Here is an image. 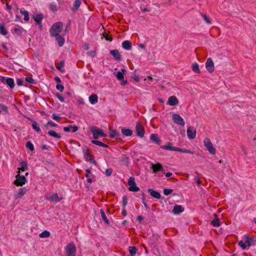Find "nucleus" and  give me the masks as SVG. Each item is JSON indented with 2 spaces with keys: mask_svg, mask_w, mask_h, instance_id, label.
Returning a JSON list of instances; mask_svg holds the SVG:
<instances>
[{
  "mask_svg": "<svg viewBox=\"0 0 256 256\" xmlns=\"http://www.w3.org/2000/svg\"><path fill=\"white\" fill-rule=\"evenodd\" d=\"M66 256H76V250L73 243L68 244L64 248Z\"/></svg>",
  "mask_w": 256,
  "mask_h": 256,
  "instance_id": "7ed1b4c3",
  "label": "nucleus"
},
{
  "mask_svg": "<svg viewBox=\"0 0 256 256\" xmlns=\"http://www.w3.org/2000/svg\"><path fill=\"white\" fill-rule=\"evenodd\" d=\"M0 109L2 110V111L7 112H8V108L6 106L2 104H0Z\"/></svg>",
  "mask_w": 256,
  "mask_h": 256,
  "instance_id": "4d7b16f0",
  "label": "nucleus"
},
{
  "mask_svg": "<svg viewBox=\"0 0 256 256\" xmlns=\"http://www.w3.org/2000/svg\"><path fill=\"white\" fill-rule=\"evenodd\" d=\"M172 192V190L171 189L164 188V194L166 196H168Z\"/></svg>",
  "mask_w": 256,
  "mask_h": 256,
  "instance_id": "09e8293b",
  "label": "nucleus"
},
{
  "mask_svg": "<svg viewBox=\"0 0 256 256\" xmlns=\"http://www.w3.org/2000/svg\"><path fill=\"white\" fill-rule=\"evenodd\" d=\"M82 0H75L72 10L76 12L80 6Z\"/></svg>",
  "mask_w": 256,
  "mask_h": 256,
  "instance_id": "c756f323",
  "label": "nucleus"
},
{
  "mask_svg": "<svg viewBox=\"0 0 256 256\" xmlns=\"http://www.w3.org/2000/svg\"><path fill=\"white\" fill-rule=\"evenodd\" d=\"M204 145L208 150L209 152L212 154H216V149L214 147L209 138H205L204 140Z\"/></svg>",
  "mask_w": 256,
  "mask_h": 256,
  "instance_id": "39448f33",
  "label": "nucleus"
},
{
  "mask_svg": "<svg viewBox=\"0 0 256 256\" xmlns=\"http://www.w3.org/2000/svg\"><path fill=\"white\" fill-rule=\"evenodd\" d=\"M46 198L56 203L60 201L62 197H59L56 193L49 194L46 196Z\"/></svg>",
  "mask_w": 256,
  "mask_h": 256,
  "instance_id": "423d86ee",
  "label": "nucleus"
},
{
  "mask_svg": "<svg viewBox=\"0 0 256 256\" xmlns=\"http://www.w3.org/2000/svg\"><path fill=\"white\" fill-rule=\"evenodd\" d=\"M64 61H60L58 65L56 66V68L58 70H60L61 72L64 71L62 70V68H64Z\"/></svg>",
  "mask_w": 256,
  "mask_h": 256,
  "instance_id": "37998d69",
  "label": "nucleus"
},
{
  "mask_svg": "<svg viewBox=\"0 0 256 256\" xmlns=\"http://www.w3.org/2000/svg\"><path fill=\"white\" fill-rule=\"evenodd\" d=\"M215 218L213 220L211 223L214 226H220V222L219 219L217 218L216 215L214 214Z\"/></svg>",
  "mask_w": 256,
  "mask_h": 256,
  "instance_id": "473e14b6",
  "label": "nucleus"
},
{
  "mask_svg": "<svg viewBox=\"0 0 256 256\" xmlns=\"http://www.w3.org/2000/svg\"><path fill=\"white\" fill-rule=\"evenodd\" d=\"M122 48L126 50H130L132 48V43L129 40H124L122 43Z\"/></svg>",
  "mask_w": 256,
  "mask_h": 256,
  "instance_id": "393cba45",
  "label": "nucleus"
},
{
  "mask_svg": "<svg viewBox=\"0 0 256 256\" xmlns=\"http://www.w3.org/2000/svg\"><path fill=\"white\" fill-rule=\"evenodd\" d=\"M54 80L58 83H60L61 82V80H60V78H58V76L55 77Z\"/></svg>",
  "mask_w": 256,
  "mask_h": 256,
  "instance_id": "774afa93",
  "label": "nucleus"
},
{
  "mask_svg": "<svg viewBox=\"0 0 256 256\" xmlns=\"http://www.w3.org/2000/svg\"><path fill=\"white\" fill-rule=\"evenodd\" d=\"M172 119L174 122L176 124L178 125L184 126L185 124L184 119L178 114H173L172 116Z\"/></svg>",
  "mask_w": 256,
  "mask_h": 256,
  "instance_id": "6e6552de",
  "label": "nucleus"
},
{
  "mask_svg": "<svg viewBox=\"0 0 256 256\" xmlns=\"http://www.w3.org/2000/svg\"><path fill=\"white\" fill-rule=\"evenodd\" d=\"M0 33L3 36H6L8 33L7 30L3 24L0 25Z\"/></svg>",
  "mask_w": 256,
  "mask_h": 256,
  "instance_id": "f704fd0d",
  "label": "nucleus"
},
{
  "mask_svg": "<svg viewBox=\"0 0 256 256\" xmlns=\"http://www.w3.org/2000/svg\"><path fill=\"white\" fill-rule=\"evenodd\" d=\"M178 100L175 96H171L168 98V104L172 106H176L178 104Z\"/></svg>",
  "mask_w": 256,
  "mask_h": 256,
  "instance_id": "412c9836",
  "label": "nucleus"
},
{
  "mask_svg": "<svg viewBox=\"0 0 256 256\" xmlns=\"http://www.w3.org/2000/svg\"><path fill=\"white\" fill-rule=\"evenodd\" d=\"M83 153L86 160H94V158L91 156L90 152L88 150H84Z\"/></svg>",
  "mask_w": 256,
  "mask_h": 256,
  "instance_id": "bb28decb",
  "label": "nucleus"
},
{
  "mask_svg": "<svg viewBox=\"0 0 256 256\" xmlns=\"http://www.w3.org/2000/svg\"><path fill=\"white\" fill-rule=\"evenodd\" d=\"M118 135V134L116 130H112L110 134V136L112 138H114L117 137Z\"/></svg>",
  "mask_w": 256,
  "mask_h": 256,
  "instance_id": "de8ad7c7",
  "label": "nucleus"
},
{
  "mask_svg": "<svg viewBox=\"0 0 256 256\" xmlns=\"http://www.w3.org/2000/svg\"><path fill=\"white\" fill-rule=\"evenodd\" d=\"M110 54L113 56L116 60L118 61L121 60V56L117 49L111 50L110 51Z\"/></svg>",
  "mask_w": 256,
  "mask_h": 256,
  "instance_id": "a211bd4d",
  "label": "nucleus"
},
{
  "mask_svg": "<svg viewBox=\"0 0 256 256\" xmlns=\"http://www.w3.org/2000/svg\"><path fill=\"white\" fill-rule=\"evenodd\" d=\"M172 144L169 143L168 145L162 146L161 147L164 150L171 151H182V148L170 146Z\"/></svg>",
  "mask_w": 256,
  "mask_h": 256,
  "instance_id": "f3484780",
  "label": "nucleus"
},
{
  "mask_svg": "<svg viewBox=\"0 0 256 256\" xmlns=\"http://www.w3.org/2000/svg\"><path fill=\"white\" fill-rule=\"evenodd\" d=\"M23 82H24V81L22 79L18 78V79H17V80H16L17 84L19 86L22 85Z\"/></svg>",
  "mask_w": 256,
  "mask_h": 256,
  "instance_id": "052dcab7",
  "label": "nucleus"
},
{
  "mask_svg": "<svg viewBox=\"0 0 256 256\" xmlns=\"http://www.w3.org/2000/svg\"><path fill=\"white\" fill-rule=\"evenodd\" d=\"M136 134L138 136H140V138H142L144 136V130L143 128V126L140 122H136Z\"/></svg>",
  "mask_w": 256,
  "mask_h": 256,
  "instance_id": "1a4fd4ad",
  "label": "nucleus"
},
{
  "mask_svg": "<svg viewBox=\"0 0 256 256\" xmlns=\"http://www.w3.org/2000/svg\"><path fill=\"white\" fill-rule=\"evenodd\" d=\"M184 210V208L181 205H176L174 206L173 210L172 211V213L176 215L179 214H180L183 212Z\"/></svg>",
  "mask_w": 256,
  "mask_h": 256,
  "instance_id": "2eb2a0df",
  "label": "nucleus"
},
{
  "mask_svg": "<svg viewBox=\"0 0 256 256\" xmlns=\"http://www.w3.org/2000/svg\"><path fill=\"white\" fill-rule=\"evenodd\" d=\"M128 202V199L126 196H124L122 197V203H123V206L125 207L126 205L127 204Z\"/></svg>",
  "mask_w": 256,
  "mask_h": 256,
  "instance_id": "13d9d810",
  "label": "nucleus"
},
{
  "mask_svg": "<svg viewBox=\"0 0 256 256\" xmlns=\"http://www.w3.org/2000/svg\"><path fill=\"white\" fill-rule=\"evenodd\" d=\"M14 32L15 34H17L18 35H20L22 33L21 28H15L14 29Z\"/></svg>",
  "mask_w": 256,
  "mask_h": 256,
  "instance_id": "603ef678",
  "label": "nucleus"
},
{
  "mask_svg": "<svg viewBox=\"0 0 256 256\" xmlns=\"http://www.w3.org/2000/svg\"><path fill=\"white\" fill-rule=\"evenodd\" d=\"M40 148L42 150H49L50 148V147L47 145H43L40 147Z\"/></svg>",
  "mask_w": 256,
  "mask_h": 256,
  "instance_id": "680f3d73",
  "label": "nucleus"
},
{
  "mask_svg": "<svg viewBox=\"0 0 256 256\" xmlns=\"http://www.w3.org/2000/svg\"><path fill=\"white\" fill-rule=\"evenodd\" d=\"M55 96L61 102H64V98L59 93H56Z\"/></svg>",
  "mask_w": 256,
  "mask_h": 256,
  "instance_id": "8fccbe9b",
  "label": "nucleus"
},
{
  "mask_svg": "<svg viewBox=\"0 0 256 256\" xmlns=\"http://www.w3.org/2000/svg\"><path fill=\"white\" fill-rule=\"evenodd\" d=\"M25 81L28 84H36L35 80L30 77H26L25 78Z\"/></svg>",
  "mask_w": 256,
  "mask_h": 256,
  "instance_id": "c03bdc74",
  "label": "nucleus"
},
{
  "mask_svg": "<svg viewBox=\"0 0 256 256\" xmlns=\"http://www.w3.org/2000/svg\"><path fill=\"white\" fill-rule=\"evenodd\" d=\"M27 148L29 149L30 151L34 150V146L33 144L30 142H28L26 145Z\"/></svg>",
  "mask_w": 256,
  "mask_h": 256,
  "instance_id": "79ce46f5",
  "label": "nucleus"
},
{
  "mask_svg": "<svg viewBox=\"0 0 256 256\" xmlns=\"http://www.w3.org/2000/svg\"><path fill=\"white\" fill-rule=\"evenodd\" d=\"M128 184L130 186L128 190L131 192H138L140 188L136 186L135 180L134 177H130L128 182Z\"/></svg>",
  "mask_w": 256,
  "mask_h": 256,
  "instance_id": "20e7f679",
  "label": "nucleus"
},
{
  "mask_svg": "<svg viewBox=\"0 0 256 256\" xmlns=\"http://www.w3.org/2000/svg\"><path fill=\"white\" fill-rule=\"evenodd\" d=\"M48 134L50 136L54 137L57 139H60L61 138V136L60 134H58L54 130H51L48 131Z\"/></svg>",
  "mask_w": 256,
  "mask_h": 256,
  "instance_id": "2f4dec72",
  "label": "nucleus"
},
{
  "mask_svg": "<svg viewBox=\"0 0 256 256\" xmlns=\"http://www.w3.org/2000/svg\"><path fill=\"white\" fill-rule=\"evenodd\" d=\"M137 250L134 246H130L129 248L130 254L132 256H134Z\"/></svg>",
  "mask_w": 256,
  "mask_h": 256,
  "instance_id": "a19ab883",
  "label": "nucleus"
},
{
  "mask_svg": "<svg viewBox=\"0 0 256 256\" xmlns=\"http://www.w3.org/2000/svg\"><path fill=\"white\" fill-rule=\"evenodd\" d=\"M87 54L94 57L96 56V52L94 51H90L87 52Z\"/></svg>",
  "mask_w": 256,
  "mask_h": 256,
  "instance_id": "bf43d9fd",
  "label": "nucleus"
},
{
  "mask_svg": "<svg viewBox=\"0 0 256 256\" xmlns=\"http://www.w3.org/2000/svg\"><path fill=\"white\" fill-rule=\"evenodd\" d=\"M63 28L62 23L61 22H56L54 23L50 28V32L52 36H54L59 35L62 32Z\"/></svg>",
  "mask_w": 256,
  "mask_h": 256,
  "instance_id": "f257e3e1",
  "label": "nucleus"
},
{
  "mask_svg": "<svg viewBox=\"0 0 256 256\" xmlns=\"http://www.w3.org/2000/svg\"><path fill=\"white\" fill-rule=\"evenodd\" d=\"M54 36L56 38V40L58 43V46H62L65 42L64 38L60 34Z\"/></svg>",
  "mask_w": 256,
  "mask_h": 256,
  "instance_id": "cd10ccee",
  "label": "nucleus"
},
{
  "mask_svg": "<svg viewBox=\"0 0 256 256\" xmlns=\"http://www.w3.org/2000/svg\"><path fill=\"white\" fill-rule=\"evenodd\" d=\"M50 10L54 12H56L58 10L57 6L56 4L51 3L50 4Z\"/></svg>",
  "mask_w": 256,
  "mask_h": 256,
  "instance_id": "49530a36",
  "label": "nucleus"
},
{
  "mask_svg": "<svg viewBox=\"0 0 256 256\" xmlns=\"http://www.w3.org/2000/svg\"><path fill=\"white\" fill-rule=\"evenodd\" d=\"M32 128L38 133H41L40 128L38 126V124L36 122H34L32 124Z\"/></svg>",
  "mask_w": 256,
  "mask_h": 256,
  "instance_id": "72a5a7b5",
  "label": "nucleus"
},
{
  "mask_svg": "<svg viewBox=\"0 0 256 256\" xmlns=\"http://www.w3.org/2000/svg\"><path fill=\"white\" fill-rule=\"evenodd\" d=\"M89 101L90 103L92 104H94L98 102V97L96 94H92L89 97Z\"/></svg>",
  "mask_w": 256,
  "mask_h": 256,
  "instance_id": "a878e982",
  "label": "nucleus"
},
{
  "mask_svg": "<svg viewBox=\"0 0 256 256\" xmlns=\"http://www.w3.org/2000/svg\"><path fill=\"white\" fill-rule=\"evenodd\" d=\"M206 68L208 72L212 73L214 71V63L211 58H208L206 63Z\"/></svg>",
  "mask_w": 256,
  "mask_h": 256,
  "instance_id": "9b49d317",
  "label": "nucleus"
},
{
  "mask_svg": "<svg viewBox=\"0 0 256 256\" xmlns=\"http://www.w3.org/2000/svg\"><path fill=\"white\" fill-rule=\"evenodd\" d=\"M100 214H101L102 218L103 220L106 224H109L108 220L104 210H100Z\"/></svg>",
  "mask_w": 256,
  "mask_h": 256,
  "instance_id": "58836bf2",
  "label": "nucleus"
},
{
  "mask_svg": "<svg viewBox=\"0 0 256 256\" xmlns=\"http://www.w3.org/2000/svg\"><path fill=\"white\" fill-rule=\"evenodd\" d=\"M112 172V170L111 168H108L106 170L105 174L106 176H110Z\"/></svg>",
  "mask_w": 256,
  "mask_h": 256,
  "instance_id": "864d4df0",
  "label": "nucleus"
},
{
  "mask_svg": "<svg viewBox=\"0 0 256 256\" xmlns=\"http://www.w3.org/2000/svg\"><path fill=\"white\" fill-rule=\"evenodd\" d=\"M49 125L52 126H54V127L58 126V125L54 123V122H52L51 120L48 122L44 126L46 127H48V126H49Z\"/></svg>",
  "mask_w": 256,
  "mask_h": 256,
  "instance_id": "3c124183",
  "label": "nucleus"
},
{
  "mask_svg": "<svg viewBox=\"0 0 256 256\" xmlns=\"http://www.w3.org/2000/svg\"><path fill=\"white\" fill-rule=\"evenodd\" d=\"M21 14L24 16V20L26 21H28L29 20V15L28 12L25 10H21L20 11Z\"/></svg>",
  "mask_w": 256,
  "mask_h": 256,
  "instance_id": "e433bc0d",
  "label": "nucleus"
},
{
  "mask_svg": "<svg viewBox=\"0 0 256 256\" xmlns=\"http://www.w3.org/2000/svg\"><path fill=\"white\" fill-rule=\"evenodd\" d=\"M86 174H85L86 177L88 178L90 176V170L89 169H87V170H86Z\"/></svg>",
  "mask_w": 256,
  "mask_h": 256,
  "instance_id": "e2e57ef3",
  "label": "nucleus"
},
{
  "mask_svg": "<svg viewBox=\"0 0 256 256\" xmlns=\"http://www.w3.org/2000/svg\"><path fill=\"white\" fill-rule=\"evenodd\" d=\"M84 48L86 50H88L89 49V44L88 43H85L84 45Z\"/></svg>",
  "mask_w": 256,
  "mask_h": 256,
  "instance_id": "0e129e2a",
  "label": "nucleus"
},
{
  "mask_svg": "<svg viewBox=\"0 0 256 256\" xmlns=\"http://www.w3.org/2000/svg\"><path fill=\"white\" fill-rule=\"evenodd\" d=\"M56 88L57 90H59L61 92H62L64 90V86L62 84H57L56 86Z\"/></svg>",
  "mask_w": 256,
  "mask_h": 256,
  "instance_id": "5fc2aeb1",
  "label": "nucleus"
},
{
  "mask_svg": "<svg viewBox=\"0 0 256 256\" xmlns=\"http://www.w3.org/2000/svg\"><path fill=\"white\" fill-rule=\"evenodd\" d=\"M52 118L57 122H58L60 120V117L56 115L55 114H52Z\"/></svg>",
  "mask_w": 256,
  "mask_h": 256,
  "instance_id": "6e6d98bb",
  "label": "nucleus"
},
{
  "mask_svg": "<svg viewBox=\"0 0 256 256\" xmlns=\"http://www.w3.org/2000/svg\"><path fill=\"white\" fill-rule=\"evenodd\" d=\"M142 203L143 204H144V207L146 208H148V206L147 205V204H146V202H145V199L144 198H142Z\"/></svg>",
  "mask_w": 256,
  "mask_h": 256,
  "instance_id": "69168bd1",
  "label": "nucleus"
},
{
  "mask_svg": "<svg viewBox=\"0 0 256 256\" xmlns=\"http://www.w3.org/2000/svg\"><path fill=\"white\" fill-rule=\"evenodd\" d=\"M247 240L244 242L242 240H240L238 242V245L242 248L246 249L247 246H251V242L252 241V239L251 238H249L246 236Z\"/></svg>",
  "mask_w": 256,
  "mask_h": 256,
  "instance_id": "ddd939ff",
  "label": "nucleus"
},
{
  "mask_svg": "<svg viewBox=\"0 0 256 256\" xmlns=\"http://www.w3.org/2000/svg\"><path fill=\"white\" fill-rule=\"evenodd\" d=\"M137 219L140 222H141L144 220V218L141 216H138Z\"/></svg>",
  "mask_w": 256,
  "mask_h": 256,
  "instance_id": "338daca9",
  "label": "nucleus"
},
{
  "mask_svg": "<svg viewBox=\"0 0 256 256\" xmlns=\"http://www.w3.org/2000/svg\"><path fill=\"white\" fill-rule=\"evenodd\" d=\"M151 165V168H152L154 173H156L159 171H162L164 174V170L162 168V165L160 164H152Z\"/></svg>",
  "mask_w": 256,
  "mask_h": 256,
  "instance_id": "4468645a",
  "label": "nucleus"
},
{
  "mask_svg": "<svg viewBox=\"0 0 256 256\" xmlns=\"http://www.w3.org/2000/svg\"><path fill=\"white\" fill-rule=\"evenodd\" d=\"M114 74L116 76L118 80H121L124 78V76L123 73L121 72H118L116 73H114Z\"/></svg>",
  "mask_w": 256,
  "mask_h": 256,
  "instance_id": "4c0bfd02",
  "label": "nucleus"
},
{
  "mask_svg": "<svg viewBox=\"0 0 256 256\" xmlns=\"http://www.w3.org/2000/svg\"><path fill=\"white\" fill-rule=\"evenodd\" d=\"M92 142L93 144H94L96 145L99 146H102L104 148H108V146L107 144L102 142L100 141H99V140H92Z\"/></svg>",
  "mask_w": 256,
  "mask_h": 256,
  "instance_id": "7c9ffc66",
  "label": "nucleus"
},
{
  "mask_svg": "<svg viewBox=\"0 0 256 256\" xmlns=\"http://www.w3.org/2000/svg\"><path fill=\"white\" fill-rule=\"evenodd\" d=\"M18 170V173H20V170L22 172L26 171L28 170V164L26 161H22L19 164Z\"/></svg>",
  "mask_w": 256,
  "mask_h": 256,
  "instance_id": "6ab92c4d",
  "label": "nucleus"
},
{
  "mask_svg": "<svg viewBox=\"0 0 256 256\" xmlns=\"http://www.w3.org/2000/svg\"><path fill=\"white\" fill-rule=\"evenodd\" d=\"M27 190L25 187L20 188L18 191L14 194V198L16 199L22 197L26 192Z\"/></svg>",
  "mask_w": 256,
  "mask_h": 256,
  "instance_id": "dca6fc26",
  "label": "nucleus"
},
{
  "mask_svg": "<svg viewBox=\"0 0 256 256\" xmlns=\"http://www.w3.org/2000/svg\"><path fill=\"white\" fill-rule=\"evenodd\" d=\"M196 130L194 126H189L187 129V136L190 139H194L196 136Z\"/></svg>",
  "mask_w": 256,
  "mask_h": 256,
  "instance_id": "9d476101",
  "label": "nucleus"
},
{
  "mask_svg": "<svg viewBox=\"0 0 256 256\" xmlns=\"http://www.w3.org/2000/svg\"><path fill=\"white\" fill-rule=\"evenodd\" d=\"M192 70L196 73H200L198 64L197 63H194L192 65Z\"/></svg>",
  "mask_w": 256,
  "mask_h": 256,
  "instance_id": "c9c22d12",
  "label": "nucleus"
},
{
  "mask_svg": "<svg viewBox=\"0 0 256 256\" xmlns=\"http://www.w3.org/2000/svg\"><path fill=\"white\" fill-rule=\"evenodd\" d=\"M16 179L14 184L16 186H22L26 182V179L24 176H20L18 174L16 176Z\"/></svg>",
  "mask_w": 256,
  "mask_h": 256,
  "instance_id": "f8f14e48",
  "label": "nucleus"
},
{
  "mask_svg": "<svg viewBox=\"0 0 256 256\" xmlns=\"http://www.w3.org/2000/svg\"><path fill=\"white\" fill-rule=\"evenodd\" d=\"M204 20L208 24H211L212 22L210 18L205 14H202Z\"/></svg>",
  "mask_w": 256,
  "mask_h": 256,
  "instance_id": "a18cd8bd",
  "label": "nucleus"
},
{
  "mask_svg": "<svg viewBox=\"0 0 256 256\" xmlns=\"http://www.w3.org/2000/svg\"><path fill=\"white\" fill-rule=\"evenodd\" d=\"M90 130L93 134L94 138L95 140L98 139L100 137L104 138L106 136V134L102 130L95 126H92L90 128Z\"/></svg>",
  "mask_w": 256,
  "mask_h": 256,
  "instance_id": "f03ea898",
  "label": "nucleus"
},
{
  "mask_svg": "<svg viewBox=\"0 0 256 256\" xmlns=\"http://www.w3.org/2000/svg\"><path fill=\"white\" fill-rule=\"evenodd\" d=\"M50 233L47 230H44L40 234V238H48L50 236Z\"/></svg>",
  "mask_w": 256,
  "mask_h": 256,
  "instance_id": "ea45409f",
  "label": "nucleus"
},
{
  "mask_svg": "<svg viewBox=\"0 0 256 256\" xmlns=\"http://www.w3.org/2000/svg\"><path fill=\"white\" fill-rule=\"evenodd\" d=\"M148 192L150 193L152 196L157 199H160V198L161 195L158 192L152 189H148Z\"/></svg>",
  "mask_w": 256,
  "mask_h": 256,
  "instance_id": "5701e85b",
  "label": "nucleus"
},
{
  "mask_svg": "<svg viewBox=\"0 0 256 256\" xmlns=\"http://www.w3.org/2000/svg\"><path fill=\"white\" fill-rule=\"evenodd\" d=\"M44 18V15L42 14H37L33 16V18L34 21L37 23V24H41V22Z\"/></svg>",
  "mask_w": 256,
  "mask_h": 256,
  "instance_id": "b1692460",
  "label": "nucleus"
},
{
  "mask_svg": "<svg viewBox=\"0 0 256 256\" xmlns=\"http://www.w3.org/2000/svg\"><path fill=\"white\" fill-rule=\"evenodd\" d=\"M150 139L152 142H154L158 144H160V140L157 134H152L150 136Z\"/></svg>",
  "mask_w": 256,
  "mask_h": 256,
  "instance_id": "4be33fe9",
  "label": "nucleus"
},
{
  "mask_svg": "<svg viewBox=\"0 0 256 256\" xmlns=\"http://www.w3.org/2000/svg\"><path fill=\"white\" fill-rule=\"evenodd\" d=\"M0 81L4 84H6L10 88H14V80L12 78H6L4 76H0Z\"/></svg>",
  "mask_w": 256,
  "mask_h": 256,
  "instance_id": "0eeeda50",
  "label": "nucleus"
},
{
  "mask_svg": "<svg viewBox=\"0 0 256 256\" xmlns=\"http://www.w3.org/2000/svg\"><path fill=\"white\" fill-rule=\"evenodd\" d=\"M121 132L123 135L126 136H130L132 134V131L129 128H122Z\"/></svg>",
  "mask_w": 256,
  "mask_h": 256,
  "instance_id": "c85d7f7f",
  "label": "nucleus"
},
{
  "mask_svg": "<svg viewBox=\"0 0 256 256\" xmlns=\"http://www.w3.org/2000/svg\"><path fill=\"white\" fill-rule=\"evenodd\" d=\"M78 126H76L69 125L68 126L64 128V130L66 132L72 131L73 132H76L78 130Z\"/></svg>",
  "mask_w": 256,
  "mask_h": 256,
  "instance_id": "aec40b11",
  "label": "nucleus"
}]
</instances>
